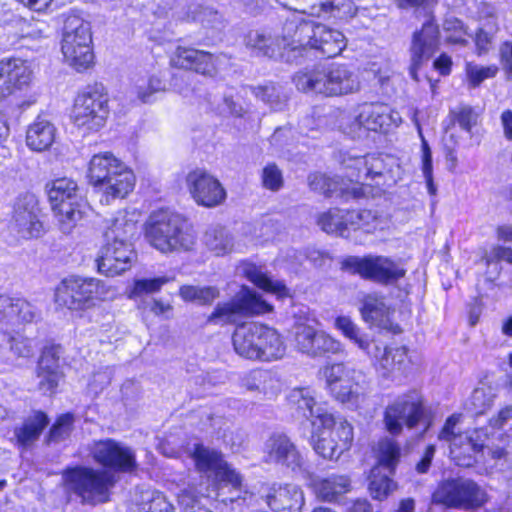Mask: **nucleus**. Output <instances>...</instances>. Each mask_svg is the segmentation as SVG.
<instances>
[{"instance_id": "obj_1", "label": "nucleus", "mask_w": 512, "mask_h": 512, "mask_svg": "<svg viewBox=\"0 0 512 512\" xmlns=\"http://www.w3.org/2000/svg\"><path fill=\"white\" fill-rule=\"evenodd\" d=\"M196 468L208 477L213 475L211 486L200 483L190 485L178 495L182 512H212L214 502H234L242 491V477L223 459L220 452L196 444L192 452Z\"/></svg>"}, {"instance_id": "obj_2", "label": "nucleus", "mask_w": 512, "mask_h": 512, "mask_svg": "<svg viewBox=\"0 0 512 512\" xmlns=\"http://www.w3.org/2000/svg\"><path fill=\"white\" fill-rule=\"evenodd\" d=\"M87 177L89 183L101 194L100 202L106 205L125 198L135 186L133 171L110 152L92 156Z\"/></svg>"}, {"instance_id": "obj_3", "label": "nucleus", "mask_w": 512, "mask_h": 512, "mask_svg": "<svg viewBox=\"0 0 512 512\" xmlns=\"http://www.w3.org/2000/svg\"><path fill=\"white\" fill-rule=\"evenodd\" d=\"M293 81L298 90L324 96H343L358 92L360 80L352 66L332 62L299 71Z\"/></svg>"}, {"instance_id": "obj_4", "label": "nucleus", "mask_w": 512, "mask_h": 512, "mask_svg": "<svg viewBox=\"0 0 512 512\" xmlns=\"http://www.w3.org/2000/svg\"><path fill=\"white\" fill-rule=\"evenodd\" d=\"M147 241L162 253L190 250L195 243L193 232L186 221L168 210L153 212L146 222Z\"/></svg>"}, {"instance_id": "obj_5", "label": "nucleus", "mask_w": 512, "mask_h": 512, "mask_svg": "<svg viewBox=\"0 0 512 512\" xmlns=\"http://www.w3.org/2000/svg\"><path fill=\"white\" fill-rule=\"evenodd\" d=\"M62 480L68 493L75 495L82 504L92 506L109 501L116 483L112 472L84 466L67 468Z\"/></svg>"}, {"instance_id": "obj_6", "label": "nucleus", "mask_w": 512, "mask_h": 512, "mask_svg": "<svg viewBox=\"0 0 512 512\" xmlns=\"http://www.w3.org/2000/svg\"><path fill=\"white\" fill-rule=\"evenodd\" d=\"M61 51L65 61L77 71L86 70L93 64L91 25L75 13L65 17Z\"/></svg>"}, {"instance_id": "obj_7", "label": "nucleus", "mask_w": 512, "mask_h": 512, "mask_svg": "<svg viewBox=\"0 0 512 512\" xmlns=\"http://www.w3.org/2000/svg\"><path fill=\"white\" fill-rule=\"evenodd\" d=\"M47 193L60 230L69 234L82 219L86 207L77 183L70 178H59L47 185Z\"/></svg>"}, {"instance_id": "obj_8", "label": "nucleus", "mask_w": 512, "mask_h": 512, "mask_svg": "<svg viewBox=\"0 0 512 512\" xmlns=\"http://www.w3.org/2000/svg\"><path fill=\"white\" fill-rule=\"evenodd\" d=\"M108 95L102 84L87 86L74 100L71 119L85 133L98 132L108 119Z\"/></svg>"}, {"instance_id": "obj_9", "label": "nucleus", "mask_w": 512, "mask_h": 512, "mask_svg": "<svg viewBox=\"0 0 512 512\" xmlns=\"http://www.w3.org/2000/svg\"><path fill=\"white\" fill-rule=\"evenodd\" d=\"M109 293L110 289L99 279L70 277L56 288L55 302L70 310H83L106 299Z\"/></svg>"}, {"instance_id": "obj_10", "label": "nucleus", "mask_w": 512, "mask_h": 512, "mask_svg": "<svg viewBox=\"0 0 512 512\" xmlns=\"http://www.w3.org/2000/svg\"><path fill=\"white\" fill-rule=\"evenodd\" d=\"M285 30L299 35L300 41L307 40L311 51L315 50L328 58L339 55L347 45L341 31L321 23L290 19L285 22Z\"/></svg>"}, {"instance_id": "obj_11", "label": "nucleus", "mask_w": 512, "mask_h": 512, "mask_svg": "<svg viewBox=\"0 0 512 512\" xmlns=\"http://www.w3.org/2000/svg\"><path fill=\"white\" fill-rule=\"evenodd\" d=\"M324 376L331 394L340 402L355 405L370 389V380L364 372L336 363L324 368Z\"/></svg>"}, {"instance_id": "obj_12", "label": "nucleus", "mask_w": 512, "mask_h": 512, "mask_svg": "<svg viewBox=\"0 0 512 512\" xmlns=\"http://www.w3.org/2000/svg\"><path fill=\"white\" fill-rule=\"evenodd\" d=\"M384 423L387 430L394 435L402 432L403 427L413 429L423 424V433L430 426L422 397L416 391H410L395 398L384 411Z\"/></svg>"}, {"instance_id": "obj_13", "label": "nucleus", "mask_w": 512, "mask_h": 512, "mask_svg": "<svg viewBox=\"0 0 512 512\" xmlns=\"http://www.w3.org/2000/svg\"><path fill=\"white\" fill-rule=\"evenodd\" d=\"M319 416L323 431L312 436L313 449L324 459H338L352 445L353 427L345 419L335 418L332 414Z\"/></svg>"}, {"instance_id": "obj_14", "label": "nucleus", "mask_w": 512, "mask_h": 512, "mask_svg": "<svg viewBox=\"0 0 512 512\" xmlns=\"http://www.w3.org/2000/svg\"><path fill=\"white\" fill-rule=\"evenodd\" d=\"M432 501L448 508L474 509L486 501V493L474 481L465 478L440 482L432 494Z\"/></svg>"}, {"instance_id": "obj_15", "label": "nucleus", "mask_w": 512, "mask_h": 512, "mask_svg": "<svg viewBox=\"0 0 512 512\" xmlns=\"http://www.w3.org/2000/svg\"><path fill=\"white\" fill-rule=\"evenodd\" d=\"M348 176L359 181L371 180L376 185L395 182L394 169H399L397 160L389 155L368 154L365 156H349L342 161Z\"/></svg>"}, {"instance_id": "obj_16", "label": "nucleus", "mask_w": 512, "mask_h": 512, "mask_svg": "<svg viewBox=\"0 0 512 512\" xmlns=\"http://www.w3.org/2000/svg\"><path fill=\"white\" fill-rule=\"evenodd\" d=\"M342 269L385 285L397 282L406 274V269L400 261L385 256H349L342 261Z\"/></svg>"}, {"instance_id": "obj_17", "label": "nucleus", "mask_w": 512, "mask_h": 512, "mask_svg": "<svg viewBox=\"0 0 512 512\" xmlns=\"http://www.w3.org/2000/svg\"><path fill=\"white\" fill-rule=\"evenodd\" d=\"M271 310L272 306L258 293L248 287H242L232 300L217 304L207 318V323L214 325L235 323L241 315H259Z\"/></svg>"}, {"instance_id": "obj_18", "label": "nucleus", "mask_w": 512, "mask_h": 512, "mask_svg": "<svg viewBox=\"0 0 512 512\" xmlns=\"http://www.w3.org/2000/svg\"><path fill=\"white\" fill-rule=\"evenodd\" d=\"M41 209L35 195L26 193L15 201L10 229L19 238H38L43 234L44 227L40 219Z\"/></svg>"}, {"instance_id": "obj_19", "label": "nucleus", "mask_w": 512, "mask_h": 512, "mask_svg": "<svg viewBox=\"0 0 512 512\" xmlns=\"http://www.w3.org/2000/svg\"><path fill=\"white\" fill-rule=\"evenodd\" d=\"M95 462L114 472L132 473L137 469L135 451L112 439L95 442L91 448Z\"/></svg>"}, {"instance_id": "obj_20", "label": "nucleus", "mask_w": 512, "mask_h": 512, "mask_svg": "<svg viewBox=\"0 0 512 512\" xmlns=\"http://www.w3.org/2000/svg\"><path fill=\"white\" fill-rule=\"evenodd\" d=\"M264 452L266 462L285 466L302 477L310 475L303 455L285 434L270 436L265 442Z\"/></svg>"}, {"instance_id": "obj_21", "label": "nucleus", "mask_w": 512, "mask_h": 512, "mask_svg": "<svg viewBox=\"0 0 512 512\" xmlns=\"http://www.w3.org/2000/svg\"><path fill=\"white\" fill-rule=\"evenodd\" d=\"M136 257L130 241H106L96 260L98 272L107 277L120 275L132 267Z\"/></svg>"}, {"instance_id": "obj_22", "label": "nucleus", "mask_w": 512, "mask_h": 512, "mask_svg": "<svg viewBox=\"0 0 512 512\" xmlns=\"http://www.w3.org/2000/svg\"><path fill=\"white\" fill-rule=\"evenodd\" d=\"M260 496L272 512H302L305 504L304 493L295 484H264L260 489Z\"/></svg>"}, {"instance_id": "obj_23", "label": "nucleus", "mask_w": 512, "mask_h": 512, "mask_svg": "<svg viewBox=\"0 0 512 512\" xmlns=\"http://www.w3.org/2000/svg\"><path fill=\"white\" fill-rule=\"evenodd\" d=\"M294 341L298 351L311 357L337 354L342 351V345L338 340L306 324L295 327Z\"/></svg>"}, {"instance_id": "obj_24", "label": "nucleus", "mask_w": 512, "mask_h": 512, "mask_svg": "<svg viewBox=\"0 0 512 512\" xmlns=\"http://www.w3.org/2000/svg\"><path fill=\"white\" fill-rule=\"evenodd\" d=\"M186 182L192 198L198 205L215 207L226 199V191L218 179L204 170L190 172Z\"/></svg>"}, {"instance_id": "obj_25", "label": "nucleus", "mask_w": 512, "mask_h": 512, "mask_svg": "<svg viewBox=\"0 0 512 512\" xmlns=\"http://www.w3.org/2000/svg\"><path fill=\"white\" fill-rule=\"evenodd\" d=\"M439 29L433 20H428L420 31L413 34L410 47L411 63L409 74L413 80L418 81L419 68L428 61L438 48Z\"/></svg>"}, {"instance_id": "obj_26", "label": "nucleus", "mask_w": 512, "mask_h": 512, "mask_svg": "<svg viewBox=\"0 0 512 512\" xmlns=\"http://www.w3.org/2000/svg\"><path fill=\"white\" fill-rule=\"evenodd\" d=\"M170 64L175 68L192 70L209 77L217 72L215 56L192 47H176L170 57Z\"/></svg>"}, {"instance_id": "obj_27", "label": "nucleus", "mask_w": 512, "mask_h": 512, "mask_svg": "<svg viewBox=\"0 0 512 512\" xmlns=\"http://www.w3.org/2000/svg\"><path fill=\"white\" fill-rule=\"evenodd\" d=\"M485 435L481 431L465 432L456 437L450 445V456L462 467H470L476 461L475 455L483 450Z\"/></svg>"}, {"instance_id": "obj_28", "label": "nucleus", "mask_w": 512, "mask_h": 512, "mask_svg": "<svg viewBox=\"0 0 512 512\" xmlns=\"http://www.w3.org/2000/svg\"><path fill=\"white\" fill-rule=\"evenodd\" d=\"M371 351L377 354V371L386 380L395 381L402 374V368L407 357L405 347H384L373 345Z\"/></svg>"}, {"instance_id": "obj_29", "label": "nucleus", "mask_w": 512, "mask_h": 512, "mask_svg": "<svg viewBox=\"0 0 512 512\" xmlns=\"http://www.w3.org/2000/svg\"><path fill=\"white\" fill-rule=\"evenodd\" d=\"M259 333L258 322H244L236 326L232 334V344L235 352L246 359L257 360Z\"/></svg>"}, {"instance_id": "obj_30", "label": "nucleus", "mask_w": 512, "mask_h": 512, "mask_svg": "<svg viewBox=\"0 0 512 512\" xmlns=\"http://www.w3.org/2000/svg\"><path fill=\"white\" fill-rule=\"evenodd\" d=\"M178 7L187 8L184 14L178 15L181 20L199 22L205 29L215 32H220L225 27L226 21L223 15L212 7L197 3L188 4L186 1L179 2Z\"/></svg>"}, {"instance_id": "obj_31", "label": "nucleus", "mask_w": 512, "mask_h": 512, "mask_svg": "<svg viewBox=\"0 0 512 512\" xmlns=\"http://www.w3.org/2000/svg\"><path fill=\"white\" fill-rule=\"evenodd\" d=\"M355 120L360 127L375 132L396 123V120L390 114L389 107L379 103H365L361 105Z\"/></svg>"}, {"instance_id": "obj_32", "label": "nucleus", "mask_w": 512, "mask_h": 512, "mask_svg": "<svg viewBox=\"0 0 512 512\" xmlns=\"http://www.w3.org/2000/svg\"><path fill=\"white\" fill-rule=\"evenodd\" d=\"M242 386L265 399L274 398L280 391L279 379L269 370H253L242 379Z\"/></svg>"}, {"instance_id": "obj_33", "label": "nucleus", "mask_w": 512, "mask_h": 512, "mask_svg": "<svg viewBox=\"0 0 512 512\" xmlns=\"http://www.w3.org/2000/svg\"><path fill=\"white\" fill-rule=\"evenodd\" d=\"M257 347L259 354L257 360L274 361L281 359L286 351V346L281 335L267 325L259 323Z\"/></svg>"}, {"instance_id": "obj_34", "label": "nucleus", "mask_w": 512, "mask_h": 512, "mask_svg": "<svg viewBox=\"0 0 512 512\" xmlns=\"http://www.w3.org/2000/svg\"><path fill=\"white\" fill-rule=\"evenodd\" d=\"M38 389L43 394L54 393L62 373L59 369V359L50 350L44 351L37 368Z\"/></svg>"}, {"instance_id": "obj_35", "label": "nucleus", "mask_w": 512, "mask_h": 512, "mask_svg": "<svg viewBox=\"0 0 512 512\" xmlns=\"http://www.w3.org/2000/svg\"><path fill=\"white\" fill-rule=\"evenodd\" d=\"M56 137V128L53 123L42 116H38L29 125L26 132L27 146L37 152H42L51 147Z\"/></svg>"}, {"instance_id": "obj_36", "label": "nucleus", "mask_w": 512, "mask_h": 512, "mask_svg": "<svg viewBox=\"0 0 512 512\" xmlns=\"http://www.w3.org/2000/svg\"><path fill=\"white\" fill-rule=\"evenodd\" d=\"M288 404L292 409L315 425L320 422V414H329L323 408L316 406L313 392L309 388H295L287 396Z\"/></svg>"}, {"instance_id": "obj_37", "label": "nucleus", "mask_w": 512, "mask_h": 512, "mask_svg": "<svg viewBox=\"0 0 512 512\" xmlns=\"http://www.w3.org/2000/svg\"><path fill=\"white\" fill-rule=\"evenodd\" d=\"M311 52L309 44L306 41H300L299 35L294 32H288L283 26V34L281 35L279 44V54L276 59L290 64H301L302 59L308 58Z\"/></svg>"}, {"instance_id": "obj_38", "label": "nucleus", "mask_w": 512, "mask_h": 512, "mask_svg": "<svg viewBox=\"0 0 512 512\" xmlns=\"http://www.w3.org/2000/svg\"><path fill=\"white\" fill-rule=\"evenodd\" d=\"M280 36L266 30H251L245 36V45L257 56L276 59L279 54Z\"/></svg>"}, {"instance_id": "obj_39", "label": "nucleus", "mask_w": 512, "mask_h": 512, "mask_svg": "<svg viewBox=\"0 0 512 512\" xmlns=\"http://www.w3.org/2000/svg\"><path fill=\"white\" fill-rule=\"evenodd\" d=\"M240 272L260 289L275 294L279 298L289 296V289L282 281L270 279L262 270L252 263H243Z\"/></svg>"}, {"instance_id": "obj_40", "label": "nucleus", "mask_w": 512, "mask_h": 512, "mask_svg": "<svg viewBox=\"0 0 512 512\" xmlns=\"http://www.w3.org/2000/svg\"><path fill=\"white\" fill-rule=\"evenodd\" d=\"M137 231V221L126 211H118L113 218L107 221L105 231L106 241H129Z\"/></svg>"}, {"instance_id": "obj_41", "label": "nucleus", "mask_w": 512, "mask_h": 512, "mask_svg": "<svg viewBox=\"0 0 512 512\" xmlns=\"http://www.w3.org/2000/svg\"><path fill=\"white\" fill-rule=\"evenodd\" d=\"M49 421L45 413L37 411L27 417L21 426L16 427L14 436L20 446H29L35 442Z\"/></svg>"}, {"instance_id": "obj_42", "label": "nucleus", "mask_w": 512, "mask_h": 512, "mask_svg": "<svg viewBox=\"0 0 512 512\" xmlns=\"http://www.w3.org/2000/svg\"><path fill=\"white\" fill-rule=\"evenodd\" d=\"M364 321L378 326H385L388 322L389 308L382 297L375 294L366 295L360 308Z\"/></svg>"}, {"instance_id": "obj_43", "label": "nucleus", "mask_w": 512, "mask_h": 512, "mask_svg": "<svg viewBox=\"0 0 512 512\" xmlns=\"http://www.w3.org/2000/svg\"><path fill=\"white\" fill-rule=\"evenodd\" d=\"M203 241L205 246L217 256L228 254L233 249V237L225 227L220 225L209 227Z\"/></svg>"}, {"instance_id": "obj_44", "label": "nucleus", "mask_w": 512, "mask_h": 512, "mask_svg": "<svg viewBox=\"0 0 512 512\" xmlns=\"http://www.w3.org/2000/svg\"><path fill=\"white\" fill-rule=\"evenodd\" d=\"M6 60L8 79L11 86V94L17 90L27 87L32 81V70L27 61L20 58H9Z\"/></svg>"}, {"instance_id": "obj_45", "label": "nucleus", "mask_w": 512, "mask_h": 512, "mask_svg": "<svg viewBox=\"0 0 512 512\" xmlns=\"http://www.w3.org/2000/svg\"><path fill=\"white\" fill-rule=\"evenodd\" d=\"M335 326L346 338L357 345V347L367 355L377 357V354L371 351V342L368 336L362 333L360 328L349 317H337L335 320Z\"/></svg>"}, {"instance_id": "obj_46", "label": "nucleus", "mask_w": 512, "mask_h": 512, "mask_svg": "<svg viewBox=\"0 0 512 512\" xmlns=\"http://www.w3.org/2000/svg\"><path fill=\"white\" fill-rule=\"evenodd\" d=\"M335 326L346 338L357 345V347L367 355L377 357V354L371 351V342L368 336L362 333L360 328L349 317H337L335 320Z\"/></svg>"}, {"instance_id": "obj_47", "label": "nucleus", "mask_w": 512, "mask_h": 512, "mask_svg": "<svg viewBox=\"0 0 512 512\" xmlns=\"http://www.w3.org/2000/svg\"><path fill=\"white\" fill-rule=\"evenodd\" d=\"M499 30L496 17L491 13L489 18L477 29L474 37L478 56L487 54L493 46L495 35Z\"/></svg>"}, {"instance_id": "obj_48", "label": "nucleus", "mask_w": 512, "mask_h": 512, "mask_svg": "<svg viewBox=\"0 0 512 512\" xmlns=\"http://www.w3.org/2000/svg\"><path fill=\"white\" fill-rule=\"evenodd\" d=\"M350 485L346 475H331L319 482L317 490L323 499L333 501L338 495L348 492Z\"/></svg>"}, {"instance_id": "obj_49", "label": "nucleus", "mask_w": 512, "mask_h": 512, "mask_svg": "<svg viewBox=\"0 0 512 512\" xmlns=\"http://www.w3.org/2000/svg\"><path fill=\"white\" fill-rule=\"evenodd\" d=\"M220 295L217 287L206 286L199 287L193 285H185L180 288V296L185 301L196 302L200 305H209Z\"/></svg>"}, {"instance_id": "obj_50", "label": "nucleus", "mask_w": 512, "mask_h": 512, "mask_svg": "<svg viewBox=\"0 0 512 512\" xmlns=\"http://www.w3.org/2000/svg\"><path fill=\"white\" fill-rule=\"evenodd\" d=\"M317 224L328 234L348 236L345 232L344 212L341 209L334 208L321 213L318 216Z\"/></svg>"}, {"instance_id": "obj_51", "label": "nucleus", "mask_w": 512, "mask_h": 512, "mask_svg": "<svg viewBox=\"0 0 512 512\" xmlns=\"http://www.w3.org/2000/svg\"><path fill=\"white\" fill-rule=\"evenodd\" d=\"M401 455L400 446L390 439L379 443V463L392 473L397 466Z\"/></svg>"}, {"instance_id": "obj_52", "label": "nucleus", "mask_w": 512, "mask_h": 512, "mask_svg": "<svg viewBox=\"0 0 512 512\" xmlns=\"http://www.w3.org/2000/svg\"><path fill=\"white\" fill-rule=\"evenodd\" d=\"M495 393L491 387H478L470 397V410L475 415L484 414L494 403Z\"/></svg>"}, {"instance_id": "obj_53", "label": "nucleus", "mask_w": 512, "mask_h": 512, "mask_svg": "<svg viewBox=\"0 0 512 512\" xmlns=\"http://www.w3.org/2000/svg\"><path fill=\"white\" fill-rule=\"evenodd\" d=\"M8 322H31L35 317L32 305L24 299L12 298V305L7 312Z\"/></svg>"}, {"instance_id": "obj_54", "label": "nucleus", "mask_w": 512, "mask_h": 512, "mask_svg": "<svg viewBox=\"0 0 512 512\" xmlns=\"http://www.w3.org/2000/svg\"><path fill=\"white\" fill-rule=\"evenodd\" d=\"M308 181L313 191L324 194L327 197L333 196L339 189V182L335 178H331L325 174H311Z\"/></svg>"}, {"instance_id": "obj_55", "label": "nucleus", "mask_w": 512, "mask_h": 512, "mask_svg": "<svg viewBox=\"0 0 512 512\" xmlns=\"http://www.w3.org/2000/svg\"><path fill=\"white\" fill-rule=\"evenodd\" d=\"M170 280L171 279L166 276L153 279H137L134 281L130 296L139 297L144 294L158 292L162 286L168 283Z\"/></svg>"}, {"instance_id": "obj_56", "label": "nucleus", "mask_w": 512, "mask_h": 512, "mask_svg": "<svg viewBox=\"0 0 512 512\" xmlns=\"http://www.w3.org/2000/svg\"><path fill=\"white\" fill-rule=\"evenodd\" d=\"M497 72L498 67L495 65L484 67L468 63L466 67L469 85L473 88L479 86L485 79L493 78L496 76Z\"/></svg>"}, {"instance_id": "obj_57", "label": "nucleus", "mask_w": 512, "mask_h": 512, "mask_svg": "<svg viewBox=\"0 0 512 512\" xmlns=\"http://www.w3.org/2000/svg\"><path fill=\"white\" fill-rule=\"evenodd\" d=\"M450 115L453 121L458 123L461 129L467 132H470L477 123L478 115L469 105H460L452 109Z\"/></svg>"}, {"instance_id": "obj_58", "label": "nucleus", "mask_w": 512, "mask_h": 512, "mask_svg": "<svg viewBox=\"0 0 512 512\" xmlns=\"http://www.w3.org/2000/svg\"><path fill=\"white\" fill-rule=\"evenodd\" d=\"M74 417L72 414L67 413L61 415L53 424L49 431V442H60L66 439L72 430Z\"/></svg>"}, {"instance_id": "obj_59", "label": "nucleus", "mask_w": 512, "mask_h": 512, "mask_svg": "<svg viewBox=\"0 0 512 512\" xmlns=\"http://www.w3.org/2000/svg\"><path fill=\"white\" fill-rule=\"evenodd\" d=\"M394 486V482L388 476H376L375 469L372 470L369 490L374 499H383L394 489Z\"/></svg>"}, {"instance_id": "obj_60", "label": "nucleus", "mask_w": 512, "mask_h": 512, "mask_svg": "<svg viewBox=\"0 0 512 512\" xmlns=\"http://www.w3.org/2000/svg\"><path fill=\"white\" fill-rule=\"evenodd\" d=\"M3 337L7 338L9 348L16 356L30 357L33 355V340L23 337L22 335L7 337L6 334H3Z\"/></svg>"}, {"instance_id": "obj_61", "label": "nucleus", "mask_w": 512, "mask_h": 512, "mask_svg": "<svg viewBox=\"0 0 512 512\" xmlns=\"http://www.w3.org/2000/svg\"><path fill=\"white\" fill-rule=\"evenodd\" d=\"M263 186L272 191H278L283 186L281 170L275 164H268L262 171Z\"/></svg>"}, {"instance_id": "obj_62", "label": "nucleus", "mask_w": 512, "mask_h": 512, "mask_svg": "<svg viewBox=\"0 0 512 512\" xmlns=\"http://www.w3.org/2000/svg\"><path fill=\"white\" fill-rule=\"evenodd\" d=\"M142 510L144 512H174V507L161 492H152Z\"/></svg>"}, {"instance_id": "obj_63", "label": "nucleus", "mask_w": 512, "mask_h": 512, "mask_svg": "<svg viewBox=\"0 0 512 512\" xmlns=\"http://www.w3.org/2000/svg\"><path fill=\"white\" fill-rule=\"evenodd\" d=\"M499 55L506 78L512 80V42H503L499 47Z\"/></svg>"}, {"instance_id": "obj_64", "label": "nucleus", "mask_w": 512, "mask_h": 512, "mask_svg": "<svg viewBox=\"0 0 512 512\" xmlns=\"http://www.w3.org/2000/svg\"><path fill=\"white\" fill-rule=\"evenodd\" d=\"M356 216L358 217V229L372 232L378 228V217L371 210H359Z\"/></svg>"}]
</instances>
